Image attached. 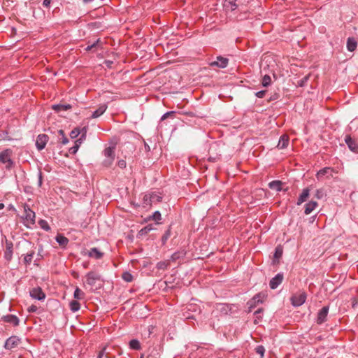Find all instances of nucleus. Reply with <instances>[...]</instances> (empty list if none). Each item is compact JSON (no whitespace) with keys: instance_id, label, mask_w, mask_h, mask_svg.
Masks as SVG:
<instances>
[{"instance_id":"f257e3e1","label":"nucleus","mask_w":358,"mask_h":358,"mask_svg":"<svg viewBox=\"0 0 358 358\" xmlns=\"http://www.w3.org/2000/svg\"><path fill=\"white\" fill-rule=\"evenodd\" d=\"M162 197L160 194L156 192L146 194L143 198V207H150L152 203H157L162 201Z\"/></svg>"},{"instance_id":"f03ea898","label":"nucleus","mask_w":358,"mask_h":358,"mask_svg":"<svg viewBox=\"0 0 358 358\" xmlns=\"http://www.w3.org/2000/svg\"><path fill=\"white\" fill-rule=\"evenodd\" d=\"M13 151L10 149H6L0 152V162L6 164V168L10 169L13 166V161L11 159Z\"/></svg>"},{"instance_id":"7ed1b4c3","label":"nucleus","mask_w":358,"mask_h":358,"mask_svg":"<svg viewBox=\"0 0 358 358\" xmlns=\"http://www.w3.org/2000/svg\"><path fill=\"white\" fill-rule=\"evenodd\" d=\"M306 298V293L303 291H299L291 297L292 304L296 307L300 306L305 303Z\"/></svg>"},{"instance_id":"20e7f679","label":"nucleus","mask_w":358,"mask_h":358,"mask_svg":"<svg viewBox=\"0 0 358 358\" xmlns=\"http://www.w3.org/2000/svg\"><path fill=\"white\" fill-rule=\"evenodd\" d=\"M24 210L25 213L24 224L27 227H29L30 224L35 223V213L27 205L24 206Z\"/></svg>"},{"instance_id":"39448f33","label":"nucleus","mask_w":358,"mask_h":358,"mask_svg":"<svg viewBox=\"0 0 358 358\" xmlns=\"http://www.w3.org/2000/svg\"><path fill=\"white\" fill-rule=\"evenodd\" d=\"M114 150V147H108L104 150L103 153L106 159L104 160L103 164L106 166H110L113 164L115 159Z\"/></svg>"},{"instance_id":"423d86ee","label":"nucleus","mask_w":358,"mask_h":358,"mask_svg":"<svg viewBox=\"0 0 358 358\" xmlns=\"http://www.w3.org/2000/svg\"><path fill=\"white\" fill-rule=\"evenodd\" d=\"M48 140H49V137L47 134H39L36 138V148L38 150H42L43 149H44Z\"/></svg>"},{"instance_id":"0eeeda50","label":"nucleus","mask_w":358,"mask_h":358,"mask_svg":"<svg viewBox=\"0 0 358 358\" xmlns=\"http://www.w3.org/2000/svg\"><path fill=\"white\" fill-rule=\"evenodd\" d=\"M229 64V59L227 57L222 56L217 57V60L209 63V65L212 67L216 66L218 68L224 69Z\"/></svg>"},{"instance_id":"6e6552de","label":"nucleus","mask_w":358,"mask_h":358,"mask_svg":"<svg viewBox=\"0 0 358 358\" xmlns=\"http://www.w3.org/2000/svg\"><path fill=\"white\" fill-rule=\"evenodd\" d=\"M29 294L31 298L34 299H38L39 301L44 300L45 298V294L39 287H34L32 289H31Z\"/></svg>"},{"instance_id":"1a4fd4ad","label":"nucleus","mask_w":358,"mask_h":358,"mask_svg":"<svg viewBox=\"0 0 358 358\" xmlns=\"http://www.w3.org/2000/svg\"><path fill=\"white\" fill-rule=\"evenodd\" d=\"M20 342V339L17 336H10L8 338L5 343L4 348L7 350H11L16 348Z\"/></svg>"},{"instance_id":"9d476101","label":"nucleus","mask_w":358,"mask_h":358,"mask_svg":"<svg viewBox=\"0 0 358 358\" xmlns=\"http://www.w3.org/2000/svg\"><path fill=\"white\" fill-rule=\"evenodd\" d=\"M284 278L282 273H278L275 277L271 278L269 282V286L272 289H276L282 282Z\"/></svg>"},{"instance_id":"9b49d317","label":"nucleus","mask_w":358,"mask_h":358,"mask_svg":"<svg viewBox=\"0 0 358 358\" xmlns=\"http://www.w3.org/2000/svg\"><path fill=\"white\" fill-rule=\"evenodd\" d=\"M99 279V275L94 271H90L86 274V282L90 286H94Z\"/></svg>"},{"instance_id":"f8f14e48","label":"nucleus","mask_w":358,"mask_h":358,"mask_svg":"<svg viewBox=\"0 0 358 358\" xmlns=\"http://www.w3.org/2000/svg\"><path fill=\"white\" fill-rule=\"evenodd\" d=\"M345 142L351 151L355 153H358V143L354 139H352L350 136H345Z\"/></svg>"},{"instance_id":"ddd939ff","label":"nucleus","mask_w":358,"mask_h":358,"mask_svg":"<svg viewBox=\"0 0 358 358\" xmlns=\"http://www.w3.org/2000/svg\"><path fill=\"white\" fill-rule=\"evenodd\" d=\"M266 295L263 293H259L254 296L252 300L249 302L250 309L251 310L252 308L256 306L257 304L262 303Z\"/></svg>"},{"instance_id":"4468645a","label":"nucleus","mask_w":358,"mask_h":358,"mask_svg":"<svg viewBox=\"0 0 358 358\" xmlns=\"http://www.w3.org/2000/svg\"><path fill=\"white\" fill-rule=\"evenodd\" d=\"M329 312V307L328 306H324L318 313L317 318V324H322L324 322L326 321L327 317Z\"/></svg>"},{"instance_id":"2eb2a0df","label":"nucleus","mask_w":358,"mask_h":358,"mask_svg":"<svg viewBox=\"0 0 358 358\" xmlns=\"http://www.w3.org/2000/svg\"><path fill=\"white\" fill-rule=\"evenodd\" d=\"M240 1V0H225L224 7L227 10L233 11L238 8Z\"/></svg>"},{"instance_id":"dca6fc26","label":"nucleus","mask_w":358,"mask_h":358,"mask_svg":"<svg viewBox=\"0 0 358 358\" xmlns=\"http://www.w3.org/2000/svg\"><path fill=\"white\" fill-rule=\"evenodd\" d=\"M334 172V169L329 167H325L324 169H320L316 174V177L318 180H322L323 177L326 175H329L332 176V173Z\"/></svg>"},{"instance_id":"f3484780","label":"nucleus","mask_w":358,"mask_h":358,"mask_svg":"<svg viewBox=\"0 0 358 358\" xmlns=\"http://www.w3.org/2000/svg\"><path fill=\"white\" fill-rule=\"evenodd\" d=\"M289 136L286 134H284L280 136L277 148L278 149H285L287 147L289 144Z\"/></svg>"},{"instance_id":"a211bd4d","label":"nucleus","mask_w":358,"mask_h":358,"mask_svg":"<svg viewBox=\"0 0 358 358\" xmlns=\"http://www.w3.org/2000/svg\"><path fill=\"white\" fill-rule=\"evenodd\" d=\"M357 47V40L354 37H349L347 40V49L350 52H353Z\"/></svg>"},{"instance_id":"6ab92c4d","label":"nucleus","mask_w":358,"mask_h":358,"mask_svg":"<svg viewBox=\"0 0 358 358\" xmlns=\"http://www.w3.org/2000/svg\"><path fill=\"white\" fill-rule=\"evenodd\" d=\"M309 195H310L309 188L303 189L302 193L300 194V196L297 200L296 204L298 206H300L301 203L305 202L309 197Z\"/></svg>"},{"instance_id":"aec40b11","label":"nucleus","mask_w":358,"mask_h":358,"mask_svg":"<svg viewBox=\"0 0 358 358\" xmlns=\"http://www.w3.org/2000/svg\"><path fill=\"white\" fill-rule=\"evenodd\" d=\"M3 320L6 322L13 324L14 326H17L19 324V319L17 316L14 315H7L3 317Z\"/></svg>"},{"instance_id":"412c9836","label":"nucleus","mask_w":358,"mask_h":358,"mask_svg":"<svg viewBox=\"0 0 358 358\" xmlns=\"http://www.w3.org/2000/svg\"><path fill=\"white\" fill-rule=\"evenodd\" d=\"M88 255L90 257L100 259L103 257V253L99 251L96 248H93L88 252Z\"/></svg>"},{"instance_id":"4be33fe9","label":"nucleus","mask_w":358,"mask_h":358,"mask_svg":"<svg viewBox=\"0 0 358 358\" xmlns=\"http://www.w3.org/2000/svg\"><path fill=\"white\" fill-rule=\"evenodd\" d=\"M107 109V106L106 104H102L99 106V107L92 113L91 118H97L103 115Z\"/></svg>"},{"instance_id":"5701e85b","label":"nucleus","mask_w":358,"mask_h":358,"mask_svg":"<svg viewBox=\"0 0 358 358\" xmlns=\"http://www.w3.org/2000/svg\"><path fill=\"white\" fill-rule=\"evenodd\" d=\"M318 206L317 203L314 201H310L305 206V210L304 213L306 215H309L311 213L315 208Z\"/></svg>"},{"instance_id":"b1692460","label":"nucleus","mask_w":358,"mask_h":358,"mask_svg":"<svg viewBox=\"0 0 358 358\" xmlns=\"http://www.w3.org/2000/svg\"><path fill=\"white\" fill-rule=\"evenodd\" d=\"M13 256V243L6 242V248L4 252V257L6 260L10 261Z\"/></svg>"},{"instance_id":"393cba45","label":"nucleus","mask_w":358,"mask_h":358,"mask_svg":"<svg viewBox=\"0 0 358 358\" xmlns=\"http://www.w3.org/2000/svg\"><path fill=\"white\" fill-rule=\"evenodd\" d=\"M282 182L280 180H273L268 183L270 189L280 192L282 190Z\"/></svg>"},{"instance_id":"a878e982","label":"nucleus","mask_w":358,"mask_h":358,"mask_svg":"<svg viewBox=\"0 0 358 358\" xmlns=\"http://www.w3.org/2000/svg\"><path fill=\"white\" fill-rule=\"evenodd\" d=\"M72 108L70 104H56L52 106V108L56 112H60L62 110H67Z\"/></svg>"},{"instance_id":"bb28decb","label":"nucleus","mask_w":358,"mask_h":358,"mask_svg":"<svg viewBox=\"0 0 358 358\" xmlns=\"http://www.w3.org/2000/svg\"><path fill=\"white\" fill-rule=\"evenodd\" d=\"M55 239L59 245L62 247H66L69 243V239L62 234H58Z\"/></svg>"},{"instance_id":"cd10ccee","label":"nucleus","mask_w":358,"mask_h":358,"mask_svg":"<svg viewBox=\"0 0 358 358\" xmlns=\"http://www.w3.org/2000/svg\"><path fill=\"white\" fill-rule=\"evenodd\" d=\"M102 48V43L100 39H97L94 43L88 45L85 50L87 51H94V49Z\"/></svg>"},{"instance_id":"c85d7f7f","label":"nucleus","mask_w":358,"mask_h":358,"mask_svg":"<svg viewBox=\"0 0 358 358\" xmlns=\"http://www.w3.org/2000/svg\"><path fill=\"white\" fill-rule=\"evenodd\" d=\"M69 307L71 310L74 313L80 310V304L78 301L73 300L70 302Z\"/></svg>"},{"instance_id":"c756f323","label":"nucleus","mask_w":358,"mask_h":358,"mask_svg":"<svg viewBox=\"0 0 358 358\" xmlns=\"http://www.w3.org/2000/svg\"><path fill=\"white\" fill-rule=\"evenodd\" d=\"M73 296L77 300H81L85 298V293L80 288L76 287L74 291Z\"/></svg>"},{"instance_id":"7c9ffc66","label":"nucleus","mask_w":358,"mask_h":358,"mask_svg":"<svg viewBox=\"0 0 358 358\" xmlns=\"http://www.w3.org/2000/svg\"><path fill=\"white\" fill-rule=\"evenodd\" d=\"M82 143L83 141H80L79 139L76 140L75 142V145L69 148V152L72 155H75L78 150V148Z\"/></svg>"},{"instance_id":"2f4dec72","label":"nucleus","mask_w":358,"mask_h":358,"mask_svg":"<svg viewBox=\"0 0 358 358\" xmlns=\"http://www.w3.org/2000/svg\"><path fill=\"white\" fill-rule=\"evenodd\" d=\"M169 261H161L157 264V268L159 270H166L168 267L169 266Z\"/></svg>"},{"instance_id":"473e14b6","label":"nucleus","mask_w":358,"mask_h":358,"mask_svg":"<svg viewBox=\"0 0 358 358\" xmlns=\"http://www.w3.org/2000/svg\"><path fill=\"white\" fill-rule=\"evenodd\" d=\"M34 254V251H31V252L27 253V255H24L23 261L26 265H29L31 264Z\"/></svg>"},{"instance_id":"72a5a7b5","label":"nucleus","mask_w":358,"mask_h":358,"mask_svg":"<svg viewBox=\"0 0 358 358\" xmlns=\"http://www.w3.org/2000/svg\"><path fill=\"white\" fill-rule=\"evenodd\" d=\"M129 347L133 350H138L141 349V343L138 340L132 339L129 342Z\"/></svg>"},{"instance_id":"f704fd0d","label":"nucleus","mask_w":358,"mask_h":358,"mask_svg":"<svg viewBox=\"0 0 358 358\" xmlns=\"http://www.w3.org/2000/svg\"><path fill=\"white\" fill-rule=\"evenodd\" d=\"M283 250L280 245H278L275 249V253L273 257L275 259H280L282 255Z\"/></svg>"},{"instance_id":"c9c22d12","label":"nucleus","mask_w":358,"mask_h":358,"mask_svg":"<svg viewBox=\"0 0 358 358\" xmlns=\"http://www.w3.org/2000/svg\"><path fill=\"white\" fill-rule=\"evenodd\" d=\"M171 235V227H169V229L165 231L164 235L162 237V245H164L167 240L170 238Z\"/></svg>"},{"instance_id":"e433bc0d","label":"nucleus","mask_w":358,"mask_h":358,"mask_svg":"<svg viewBox=\"0 0 358 358\" xmlns=\"http://www.w3.org/2000/svg\"><path fill=\"white\" fill-rule=\"evenodd\" d=\"M122 278L127 282H131L134 279L133 275L129 272H124L122 275Z\"/></svg>"},{"instance_id":"4c0bfd02","label":"nucleus","mask_w":358,"mask_h":358,"mask_svg":"<svg viewBox=\"0 0 358 358\" xmlns=\"http://www.w3.org/2000/svg\"><path fill=\"white\" fill-rule=\"evenodd\" d=\"M38 224H39L40 227H41L43 229L45 230L46 231H50V226H49L48 223L45 220H41L38 222Z\"/></svg>"},{"instance_id":"58836bf2","label":"nucleus","mask_w":358,"mask_h":358,"mask_svg":"<svg viewBox=\"0 0 358 358\" xmlns=\"http://www.w3.org/2000/svg\"><path fill=\"white\" fill-rule=\"evenodd\" d=\"M87 127H83L81 129H80V131H81L80 133V137L78 138L80 141H83L85 140L86 138V135H87Z\"/></svg>"},{"instance_id":"ea45409f","label":"nucleus","mask_w":358,"mask_h":358,"mask_svg":"<svg viewBox=\"0 0 358 358\" xmlns=\"http://www.w3.org/2000/svg\"><path fill=\"white\" fill-rule=\"evenodd\" d=\"M271 77L268 75H265L262 78V85L264 87H267L271 84Z\"/></svg>"},{"instance_id":"a19ab883","label":"nucleus","mask_w":358,"mask_h":358,"mask_svg":"<svg viewBox=\"0 0 358 358\" xmlns=\"http://www.w3.org/2000/svg\"><path fill=\"white\" fill-rule=\"evenodd\" d=\"M152 229H153L152 226L151 224H148V225L145 226V227H143V229H141L139 231V234L141 235L147 234Z\"/></svg>"},{"instance_id":"79ce46f5","label":"nucleus","mask_w":358,"mask_h":358,"mask_svg":"<svg viewBox=\"0 0 358 358\" xmlns=\"http://www.w3.org/2000/svg\"><path fill=\"white\" fill-rule=\"evenodd\" d=\"M80 133L81 131H80V129L76 127L71 131L70 136L71 138H76L80 134Z\"/></svg>"},{"instance_id":"37998d69","label":"nucleus","mask_w":358,"mask_h":358,"mask_svg":"<svg viewBox=\"0 0 358 358\" xmlns=\"http://www.w3.org/2000/svg\"><path fill=\"white\" fill-rule=\"evenodd\" d=\"M58 132H59V134L60 136H62V143L63 145H66V144H67V143H68V142H69V139H68V138H67V137L65 136V134H64V131L62 129H60V130H59V131H58Z\"/></svg>"},{"instance_id":"c03bdc74","label":"nucleus","mask_w":358,"mask_h":358,"mask_svg":"<svg viewBox=\"0 0 358 358\" xmlns=\"http://www.w3.org/2000/svg\"><path fill=\"white\" fill-rule=\"evenodd\" d=\"M325 196V193L323 189H317L315 196L317 199H322Z\"/></svg>"},{"instance_id":"a18cd8bd","label":"nucleus","mask_w":358,"mask_h":358,"mask_svg":"<svg viewBox=\"0 0 358 358\" xmlns=\"http://www.w3.org/2000/svg\"><path fill=\"white\" fill-rule=\"evenodd\" d=\"M150 219L156 222L159 221L162 219V215L159 211H155L153 215L150 217Z\"/></svg>"},{"instance_id":"49530a36","label":"nucleus","mask_w":358,"mask_h":358,"mask_svg":"<svg viewBox=\"0 0 358 358\" xmlns=\"http://www.w3.org/2000/svg\"><path fill=\"white\" fill-rule=\"evenodd\" d=\"M255 351L257 354L260 355L261 357H264V354L265 352V349H264V347L262 346V345H258L256 348H255Z\"/></svg>"},{"instance_id":"de8ad7c7","label":"nucleus","mask_w":358,"mask_h":358,"mask_svg":"<svg viewBox=\"0 0 358 358\" xmlns=\"http://www.w3.org/2000/svg\"><path fill=\"white\" fill-rule=\"evenodd\" d=\"M174 113H175L174 111H169V112L166 113L161 117V120H164L165 119L168 118L169 117L173 116L174 115Z\"/></svg>"},{"instance_id":"09e8293b","label":"nucleus","mask_w":358,"mask_h":358,"mask_svg":"<svg viewBox=\"0 0 358 358\" xmlns=\"http://www.w3.org/2000/svg\"><path fill=\"white\" fill-rule=\"evenodd\" d=\"M266 90H261L257 92H256L255 95L258 98H263L266 94Z\"/></svg>"},{"instance_id":"8fccbe9b","label":"nucleus","mask_w":358,"mask_h":358,"mask_svg":"<svg viewBox=\"0 0 358 358\" xmlns=\"http://www.w3.org/2000/svg\"><path fill=\"white\" fill-rule=\"evenodd\" d=\"M262 311H263L262 308H259L258 310L255 311V315H256L257 319H258V320L262 319L260 314L262 313Z\"/></svg>"},{"instance_id":"3c124183","label":"nucleus","mask_w":358,"mask_h":358,"mask_svg":"<svg viewBox=\"0 0 358 358\" xmlns=\"http://www.w3.org/2000/svg\"><path fill=\"white\" fill-rule=\"evenodd\" d=\"M280 97V95L278 93H275L274 94H273L270 98L268 100V102L271 101H275L277 99H278Z\"/></svg>"},{"instance_id":"603ef678","label":"nucleus","mask_w":358,"mask_h":358,"mask_svg":"<svg viewBox=\"0 0 358 358\" xmlns=\"http://www.w3.org/2000/svg\"><path fill=\"white\" fill-rule=\"evenodd\" d=\"M37 310H38V308L35 305H31L27 309L29 313H35V312H36Z\"/></svg>"},{"instance_id":"864d4df0","label":"nucleus","mask_w":358,"mask_h":358,"mask_svg":"<svg viewBox=\"0 0 358 358\" xmlns=\"http://www.w3.org/2000/svg\"><path fill=\"white\" fill-rule=\"evenodd\" d=\"M126 162L123 159L119 160L117 162V165L120 168L124 169L126 167Z\"/></svg>"},{"instance_id":"5fc2aeb1","label":"nucleus","mask_w":358,"mask_h":358,"mask_svg":"<svg viewBox=\"0 0 358 358\" xmlns=\"http://www.w3.org/2000/svg\"><path fill=\"white\" fill-rule=\"evenodd\" d=\"M52 0H43V6L48 8L50 6Z\"/></svg>"},{"instance_id":"6e6d98bb","label":"nucleus","mask_w":358,"mask_h":358,"mask_svg":"<svg viewBox=\"0 0 358 358\" xmlns=\"http://www.w3.org/2000/svg\"><path fill=\"white\" fill-rule=\"evenodd\" d=\"M106 347L103 348V349L99 352L98 358H102L103 355L105 354Z\"/></svg>"},{"instance_id":"4d7b16f0","label":"nucleus","mask_w":358,"mask_h":358,"mask_svg":"<svg viewBox=\"0 0 358 358\" xmlns=\"http://www.w3.org/2000/svg\"><path fill=\"white\" fill-rule=\"evenodd\" d=\"M171 260L173 261H176V259H178L179 258V254L177 253V252H175L173 253L172 255H171Z\"/></svg>"},{"instance_id":"13d9d810","label":"nucleus","mask_w":358,"mask_h":358,"mask_svg":"<svg viewBox=\"0 0 358 358\" xmlns=\"http://www.w3.org/2000/svg\"><path fill=\"white\" fill-rule=\"evenodd\" d=\"M307 80H308V78H307V77H305L303 80H301L300 81L299 85H300V86H303V85L304 82H306Z\"/></svg>"},{"instance_id":"bf43d9fd","label":"nucleus","mask_w":358,"mask_h":358,"mask_svg":"<svg viewBox=\"0 0 358 358\" xmlns=\"http://www.w3.org/2000/svg\"><path fill=\"white\" fill-rule=\"evenodd\" d=\"M42 183V176H41V173H40L39 174V185H41Z\"/></svg>"},{"instance_id":"052dcab7","label":"nucleus","mask_w":358,"mask_h":358,"mask_svg":"<svg viewBox=\"0 0 358 358\" xmlns=\"http://www.w3.org/2000/svg\"><path fill=\"white\" fill-rule=\"evenodd\" d=\"M83 1L84 3H87L92 1L93 0H83Z\"/></svg>"},{"instance_id":"680f3d73","label":"nucleus","mask_w":358,"mask_h":358,"mask_svg":"<svg viewBox=\"0 0 358 358\" xmlns=\"http://www.w3.org/2000/svg\"><path fill=\"white\" fill-rule=\"evenodd\" d=\"M4 208V204L2 203H0V210L3 209Z\"/></svg>"},{"instance_id":"e2e57ef3","label":"nucleus","mask_w":358,"mask_h":358,"mask_svg":"<svg viewBox=\"0 0 358 358\" xmlns=\"http://www.w3.org/2000/svg\"><path fill=\"white\" fill-rule=\"evenodd\" d=\"M215 160V158L209 157V161L214 162Z\"/></svg>"},{"instance_id":"0e129e2a","label":"nucleus","mask_w":358,"mask_h":358,"mask_svg":"<svg viewBox=\"0 0 358 358\" xmlns=\"http://www.w3.org/2000/svg\"><path fill=\"white\" fill-rule=\"evenodd\" d=\"M140 358H143V355H141V357Z\"/></svg>"},{"instance_id":"69168bd1","label":"nucleus","mask_w":358,"mask_h":358,"mask_svg":"<svg viewBox=\"0 0 358 358\" xmlns=\"http://www.w3.org/2000/svg\"><path fill=\"white\" fill-rule=\"evenodd\" d=\"M261 358H263V357H261Z\"/></svg>"}]
</instances>
